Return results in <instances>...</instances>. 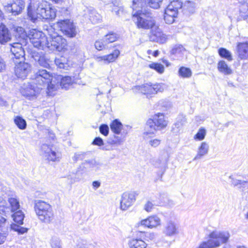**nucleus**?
Segmentation results:
<instances>
[{
  "mask_svg": "<svg viewBox=\"0 0 248 248\" xmlns=\"http://www.w3.org/2000/svg\"><path fill=\"white\" fill-rule=\"evenodd\" d=\"M163 0H148V5L154 9H157L160 7Z\"/></svg>",
  "mask_w": 248,
  "mask_h": 248,
  "instance_id": "nucleus-47",
  "label": "nucleus"
},
{
  "mask_svg": "<svg viewBox=\"0 0 248 248\" xmlns=\"http://www.w3.org/2000/svg\"><path fill=\"white\" fill-rule=\"evenodd\" d=\"M120 51L118 49H115L112 53L109 54L99 56L96 57V60L98 62L103 61L105 63H108L114 62L119 56Z\"/></svg>",
  "mask_w": 248,
  "mask_h": 248,
  "instance_id": "nucleus-25",
  "label": "nucleus"
},
{
  "mask_svg": "<svg viewBox=\"0 0 248 248\" xmlns=\"http://www.w3.org/2000/svg\"><path fill=\"white\" fill-rule=\"evenodd\" d=\"M14 213L12 215L14 221L18 224L13 223L11 225V228L13 231L16 232L19 234H24L28 232V229L24 228L20 226L23 224V220L25 217V215L23 212L18 210L14 212Z\"/></svg>",
  "mask_w": 248,
  "mask_h": 248,
  "instance_id": "nucleus-12",
  "label": "nucleus"
},
{
  "mask_svg": "<svg viewBox=\"0 0 248 248\" xmlns=\"http://www.w3.org/2000/svg\"><path fill=\"white\" fill-rule=\"evenodd\" d=\"M177 232L175 225L172 222H169L165 229V233L168 236L174 235Z\"/></svg>",
  "mask_w": 248,
  "mask_h": 248,
  "instance_id": "nucleus-37",
  "label": "nucleus"
},
{
  "mask_svg": "<svg viewBox=\"0 0 248 248\" xmlns=\"http://www.w3.org/2000/svg\"><path fill=\"white\" fill-rule=\"evenodd\" d=\"M42 89L33 81L32 83H24L20 90L21 94L29 100H34Z\"/></svg>",
  "mask_w": 248,
  "mask_h": 248,
  "instance_id": "nucleus-11",
  "label": "nucleus"
},
{
  "mask_svg": "<svg viewBox=\"0 0 248 248\" xmlns=\"http://www.w3.org/2000/svg\"><path fill=\"white\" fill-rule=\"evenodd\" d=\"M50 245L52 248H62L61 241L56 236L52 237L50 240Z\"/></svg>",
  "mask_w": 248,
  "mask_h": 248,
  "instance_id": "nucleus-51",
  "label": "nucleus"
},
{
  "mask_svg": "<svg viewBox=\"0 0 248 248\" xmlns=\"http://www.w3.org/2000/svg\"><path fill=\"white\" fill-rule=\"evenodd\" d=\"M36 215L41 222L46 224H50L54 219V213L52 209L46 210L45 212Z\"/></svg>",
  "mask_w": 248,
  "mask_h": 248,
  "instance_id": "nucleus-24",
  "label": "nucleus"
},
{
  "mask_svg": "<svg viewBox=\"0 0 248 248\" xmlns=\"http://www.w3.org/2000/svg\"><path fill=\"white\" fill-rule=\"evenodd\" d=\"M56 26L67 37L73 38L77 34L76 26L73 21L65 19L59 20L56 22Z\"/></svg>",
  "mask_w": 248,
  "mask_h": 248,
  "instance_id": "nucleus-10",
  "label": "nucleus"
},
{
  "mask_svg": "<svg viewBox=\"0 0 248 248\" xmlns=\"http://www.w3.org/2000/svg\"><path fill=\"white\" fill-rule=\"evenodd\" d=\"M6 227H8L6 219L0 215V229L4 228Z\"/></svg>",
  "mask_w": 248,
  "mask_h": 248,
  "instance_id": "nucleus-57",
  "label": "nucleus"
},
{
  "mask_svg": "<svg viewBox=\"0 0 248 248\" xmlns=\"http://www.w3.org/2000/svg\"><path fill=\"white\" fill-rule=\"evenodd\" d=\"M167 125V122L165 120L164 115L163 113H157L155 114L153 119H149L146 122L145 132L143 133L144 139L152 137L155 132L157 130H160Z\"/></svg>",
  "mask_w": 248,
  "mask_h": 248,
  "instance_id": "nucleus-5",
  "label": "nucleus"
},
{
  "mask_svg": "<svg viewBox=\"0 0 248 248\" xmlns=\"http://www.w3.org/2000/svg\"><path fill=\"white\" fill-rule=\"evenodd\" d=\"M8 202L11 206V210L12 212L18 211L20 208V204L19 201L15 198H10L8 199Z\"/></svg>",
  "mask_w": 248,
  "mask_h": 248,
  "instance_id": "nucleus-42",
  "label": "nucleus"
},
{
  "mask_svg": "<svg viewBox=\"0 0 248 248\" xmlns=\"http://www.w3.org/2000/svg\"><path fill=\"white\" fill-rule=\"evenodd\" d=\"M54 62L56 66L60 69H67L68 67L67 61L63 57L55 58Z\"/></svg>",
  "mask_w": 248,
  "mask_h": 248,
  "instance_id": "nucleus-36",
  "label": "nucleus"
},
{
  "mask_svg": "<svg viewBox=\"0 0 248 248\" xmlns=\"http://www.w3.org/2000/svg\"><path fill=\"white\" fill-rule=\"evenodd\" d=\"M206 130L204 128H200L197 133L194 136V139L198 140H202L205 138Z\"/></svg>",
  "mask_w": 248,
  "mask_h": 248,
  "instance_id": "nucleus-52",
  "label": "nucleus"
},
{
  "mask_svg": "<svg viewBox=\"0 0 248 248\" xmlns=\"http://www.w3.org/2000/svg\"><path fill=\"white\" fill-rule=\"evenodd\" d=\"M186 123V116L182 114H179L176 118V122L172 127V131L174 133H178Z\"/></svg>",
  "mask_w": 248,
  "mask_h": 248,
  "instance_id": "nucleus-29",
  "label": "nucleus"
},
{
  "mask_svg": "<svg viewBox=\"0 0 248 248\" xmlns=\"http://www.w3.org/2000/svg\"><path fill=\"white\" fill-rule=\"evenodd\" d=\"M8 227L0 229V245L4 243L8 235Z\"/></svg>",
  "mask_w": 248,
  "mask_h": 248,
  "instance_id": "nucleus-46",
  "label": "nucleus"
},
{
  "mask_svg": "<svg viewBox=\"0 0 248 248\" xmlns=\"http://www.w3.org/2000/svg\"><path fill=\"white\" fill-rule=\"evenodd\" d=\"M218 53L219 55L222 58H224L231 61L232 60V55L228 50L224 47H221L218 49Z\"/></svg>",
  "mask_w": 248,
  "mask_h": 248,
  "instance_id": "nucleus-38",
  "label": "nucleus"
},
{
  "mask_svg": "<svg viewBox=\"0 0 248 248\" xmlns=\"http://www.w3.org/2000/svg\"><path fill=\"white\" fill-rule=\"evenodd\" d=\"M150 39L152 41L156 42L160 44H164L167 40V37L160 31L159 29H157L155 31H152V34L150 36Z\"/></svg>",
  "mask_w": 248,
  "mask_h": 248,
  "instance_id": "nucleus-22",
  "label": "nucleus"
},
{
  "mask_svg": "<svg viewBox=\"0 0 248 248\" xmlns=\"http://www.w3.org/2000/svg\"><path fill=\"white\" fill-rule=\"evenodd\" d=\"M90 154V152H79L76 153L74 156L72 157V159L74 162L78 160H82L85 158L86 156Z\"/></svg>",
  "mask_w": 248,
  "mask_h": 248,
  "instance_id": "nucleus-45",
  "label": "nucleus"
},
{
  "mask_svg": "<svg viewBox=\"0 0 248 248\" xmlns=\"http://www.w3.org/2000/svg\"><path fill=\"white\" fill-rule=\"evenodd\" d=\"M135 88L142 93L147 95H151L162 92L165 89V85L163 84H145L141 86H137Z\"/></svg>",
  "mask_w": 248,
  "mask_h": 248,
  "instance_id": "nucleus-14",
  "label": "nucleus"
},
{
  "mask_svg": "<svg viewBox=\"0 0 248 248\" xmlns=\"http://www.w3.org/2000/svg\"><path fill=\"white\" fill-rule=\"evenodd\" d=\"M138 195L136 191L124 192L121 196L120 209L123 211L127 210L135 202Z\"/></svg>",
  "mask_w": 248,
  "mask_h": 248,
  "instance_id": "nucleus-15",
  "label": "nucleus"
},
{
  "mask_svg": "<svg viewBox=\"0 0 248 248\" xmlns=\"http://www.w3.org/2000/svg\"><path fill=\"white\" fill-rule=\"evenodd\" d=\"M44 157L48 161L59 162L60 161L61 154L56 149H53L47 144H43L41 147Z\"/></svg>",
  "mask_w": 248,
  "mask_h": 248,
  "instance_id": "nucleus-16",
  "label": "nucleus"
},
{
  "mask_svg": "<svg viewBox=\"0 0 248 248\" xmlns=\"http://www.w3.org/2000/svg\"><path fill=\"white\" fill-rule=\"evenodd\" d=\"M34 208L36 215L52 209L49 203L40 200L34 201Z\"/></svg>",
  "mask_w": 248,
  "mask_h": 248,
  "instance_id": "nucleus-23",
  "label": "nucleus"
},
{
  "mask_svg": "<svg viewBox=\"0 0 248 248\" xmlns=\"http://www.w3.org/2000/svg\"><path fill=\"white\" fill-rule=\"evenodd\" d=\"M159 54L158 50H155L153 52V56L155 57H157Z\"/></svg>",
  "mask_w": 248,
  "mask_h": 248,
  "instance_id": "nucleus-64",
  "label": "nucleus"
},
{
  "mask_svg": "<svg viewBox=\"0 0 248 248\" xmlns=\"http://www.w3.org/2000/svg\"><path fill=\"white\" fill-rule=\"evenodd\" d=\"M160 222V219L157 216H152L140 221L139 225L152 228L159 225Z\"/></svg>",
  "mask_w": 248,
  "mask_h": 248,
  "instance_id": "nucleus-21",
  "label": "nucleus"
},
{
  "mask_svg": "<svg viewBox=\"0 0 248 248\" xmlns=\"http://www.w3.org/2000/svg\"><path fill=\"white\" fill-rule=\"evenodd\" d=\"M77 248H94V246L92 244H83L78 245Z\"/></svg>",
  "mask_w": 248,
  "mask_h": 248,
  "instance_id": "nucleus-61",
  "label": "nucleus"
},
{
  "mask_svg": "<svg viewBox=\"0 0 248 248\" xmlns=\"http://www.w3.org/2000/svg\"><path fill=\"white\" fill-rule=\"evenodd\" d=\"M103 146L101 147V149L105 151H110L113 149L112 144H110L108 143V144H104L102 145Z\"/></svg>",
  "mask_w": 248,
  "mask_h": 248,
  "instance_id": "nucleus-60",
  "label": "nucleus"
},
{
  "mask_svg": "<svg viewBox=\"0 0 248 248\" xmlns=\"http://www.w3.org/2000/svg\"><path fill=\"white\" fill-rule=\"evenodd\" d=\"M28 16L33 22L38 19H53L56 16L55 9L52 8L46 2H38L33 4L32 8L31 3L28 6Z\"/></svg>",
  "mask_w": 248,
  "mask_h": 248,
  "instance_id": "nucleus-3",
  "label": "nucleus"
},
{
  "mask_svg": "<svg viewBox=\"0 0 248 248\" xmlns=\"http://www.w3.org/2000/svg\"><path fill=\"white\" fill-rule=\"evenodd\" d=\"M149 66L151 69L155 70L160 74L163 73L164 71V66L159 63H152L149 64Z\"/></svg>",
  "mask_w": 248,
  "mask_h": 248,
  "instance_id": "nucleus-48",
  "label": "nucleus"
},
{
  "mask_svg": "<svg viewBox=\"0 0 248 248\" xmlns=\"http://www.w3.org/2000/svg\"><path fill=\"white\" fill-rule=\"evenodd\" d=\"M25 7L23 0H16L12 3L8 4L4 6L5 10L8 13H11L13 15L16 16L21 13Z\"/></svg>",
  "mask_w": 248,
  "mask_h": 248,
  "instance_id": "nucleus-18",
  "label": "nucleus"
},
{
  "mask_svg": "<svg viewBox=\"0 0 248 248\" xmlns=\"http://www.w3.org/2000/svg\"><path fill=\"white\" fill-rule=\"evenodd\" d=\"M240 17L245 20L248 18V0H245L239 5Z\"/></svg>",
  "mask_w": 248,
  "mask_h": 248,
  "instance_id": "nucleus-34",
  "label": "nucleus"
},
{
  "mask_svg": "<svg viewBox=\"0 0 248 248\" xmlns=\"http://www.w3.org/2000/svg\"><path fill=\"white\" fill-rule=\"evenodd\" d=\"M111 130L116 135H119L121 133L122 129L124 130L122 123L118 119H115L110 124Z\"/></svg>",
  "mask_w": 248,
  "mask_h": 248,
  "instance_id": "nucleus-33",
  "label": "nucleus"
},
{
  "mask_svg": "<svg viewBox=\"0 0 248 248\" xmlns=\"http://www.w3.org/2000/svg\"><path fill=\"white\" fill-rule=\"evenodd\" d=\"M196 8V4L193 1L186 0L183 3L181 0H173L165 10L164 20L167 24H172L177 17L179 9H182L183 14L189 16L195 12Z\"/></svg>",
  "mask_w": 248,
  "mask_h": 248,
  "instance_id": "nucleus-1",
  "label": "nucleus"
},
{
  "mask_svg": "<svg viewBox=\"0 0 248 248\" xmlns=\"http://www.w3.org/2000/svg\"><path fill=\"white\" fill-rule=\"evenodd\" d=\"M179 75L183 78H189L192 75V72L190 68L184 66L181 67L178 71Z\"/></svg>",
  "mask_w": 248,
  "mask_h": 248,
  "instance_id": "nucleus-41",
  "label": "nucleus"
},
{
  "mask_svg": "<svg viewBox=\"0 0 248 248\" xmlns=\"http://www.w3.org/2000/svg\"><path fill=\"white\" fill-rule=\"evenodd\" d=\"M11 39L9 30L5 25L1 24L0 25V44H4L10 41Z\"/></svg>",
  "mask_w": 248,
  "mask_h": 248,
  "instance_id": "nucleus-27",
  "label": "nucleus"
},
{
  "mask_svg": "<svg viewBox=\"0 0 248 248\" xmlns=\"http://www.w3.org/2000/svg\"><path fill=\"white\" fill-rule=\"evenodd\" d=\"M101 183L98 181H94L93 182V186L95 188H98L100 187Z\"/></svg>",
  "mask_w": 248,
  "mask_h": 248,
  "instance_id": "nucleus-63",
  "label": "nucleus"
},
{
  "mask_svg": "<svg viewBox=\"0 0 248 248\" xmlns=\"http://www.w3.org/2000/svg\"><path fill=\"white\" fill-rule=\"evenodd\" d=\"M129 248H146L147 244L143 240L133 238L128 242Z\"/></svg>",
  "mask_w": 248,
  "mask_h": 248,
  "instance_id": "nucleus-32",
  "label": "nucleus"
},
{
  "mask_svg": "<svg viewBox=\"0 0 248 248\" xmlns=\"http://www.w3.org/2000/svg\"><path fill=\"white\" fill-rule=\"evenodd\" d=\"M185 50V48L182 45H176L172 48L170 53L173 55H180Z\"/></svg>",
  "mask_w": 248,
  "mask_h": 248,
  "instance_id": "nucleus-50",
  "label": "nucleus"
},
{
  "mask_svg": "<svg viewBox=\"0 0 248 248\" xmlns=\"http://www.w3.org/2000/svg\"><path fill=\"white\" fill-rule=\"evenodd\" d=\"M209 145L205 142H202L198 148L197 154L193 159L194 160L202 158L204 155L208 154Z\"/></svg>",
  "mask_w": 248,
  "mask_h": 248,
  "instance_id": "nucleus-31",
  "label": "nucleus"
},
{
  "mask_svg": "<svg viewBox=\"0 0 248 248\" xmlns=\"http://www.w3.org/2000/svg\"><path fill=\"white\" fill-rule=\"evenodd\" d=\"M154 204L151 202L148 201L144 205V209L148 212H151L154 208Z\"/></svg>",
  "mask_w": 248,
  "mask_h": 248,
  "instance_id": "nucleus-56",
  "label": "nucleus"
},
{
  "mask_svg": "<svg viewBox=\"0 0 248 248\" xmlns=\"http://www.w3.org/2000/svg\"><path fill=\"white\" fill-rule=\"evenodd\" d=\"M14 122L19 129L24 130L26 128V122L22 117L20 116L16 117L14 119Z\"/></svg>",
  "mask_w": 248,
  "mask_h": 248,
  "instance_id": "nucleus-39",
  "label": "nucleus"
},
{
  "mask_svg": "<svg viewBox=\"0 0 248 248\" xmlns=\"http://www.w3.org/2000/svg\"><path fill=\"white\" fill-rule=\"evenodd\" d=\"M217 69L220 72L225 75H230L232 73L231 69L224 61H220L218 62Z\"/></svg>",
  "mask_w": 248,
  "mask_h": 248,
  "instance_id": "nucleus-35",
  "label": "nucleus"
},
{
  "mask_svg": "<svg viewBox=\"0 0 248 248\" xmlns=\"http://www.w3.org/2000/svg\"><path fill=\"white\" fill-rule=\"evenodd\" d=\"M100 132L105 136L108 135L109 133V127L106 124H102L99 126Z\"/></svg>",
  "mask_w": 248,
  "mask_h": 248,
  "instance_id": "nucleus-53",
  "label": "nucleus"
},
{
  "mask_svg": "<svg viewBox=\"0 0 248 248\" xmlns=\"http://www.w3.org/2000/svg\"><path fill=\"white\" fill-rule=\"evenodd\" d=\"M33 82L42 88L46 87L49 93L56 90L58 86L55 85L52 74L46 69H39L34 75Z\"/></svg>",
  "mask_w": 248,
  "mask_h": 248,
  "instance_id": "nucleus-4",
  "label": "nucleus"
},
{
  "mask_svg": "<svg viewBox=\"0 0 248 248\" xmlns=\"http://www.w3.org/2000/svg\"><path fill=\"white\" fill-rule=\"evenodd\" d=\"M15 73L18 78H25L31 71V65L24 61L15 60Z\"/></svg>",
  "mask_w": 248,
  "mask_h": 248,
  "instance_id": "nucleus-13",
  "label": "nucleus"
},
{
  "mask_svg": "<svg viewBox=\"0 0 248 248\" xmlns=\"http://www.w3.org/2000/svg\"><path fill=\"white\" fill-rule=\"evenodd\" d=\"M66 39L56 33L50 35L49 39L47 38L46 47L50 50L64 51L66 49Z\"/></svg>",
  "mask_w": 248,
  "mask_h": 248,
  "instance_id": "nucleus-9",
  "label": "nucleus"
},
{
  "mask_svg": "<svg viewBox=\"0 0 248 248\" xmlns=\"http://www.w3.org/2000/svg\"><path fill=\"white\" fill-rule=\"evenodd\" d=\"M143 0H133L132 9L136 12L133 14V16L137 17V25L139 28L144 29H149L152 28L155 24V20L153 13L148 10L142 9L141 8L143 4Z\"/></svg>",
  "mask_w": 248,
  "mask_h": 248,
  "instance_id": "nucleus-2",
  "label": "nucleus"
},
{
  "mask_svg": "<svg viewBox=\"0 0 248 248\" xmlns=\"http://www.w3.org/2000/svg\"><path fill=\"white\" fill-rule=\"evenodd\" d=\"M149 143L151 146L156 147L160 144V140L158 139L151 140H149Z\"/></svg>",
  "mask_w": 248,
  "mask_h": 248,
  "instance_id": "nucleus-58",
  "label": "nucleus"
},
{
  "mask_svg": "<svg viewBox=\"0 0 248 248\" xmlns=\"http://www.w3.org/2000/svg\"><path fill=\"white\" fill-rule=\"evenodd\" d=\"M89 19L93 24H96L101 20V16L95 11L93 10L90 13Z\"/></svg>",
  "mask_w": 248,
  "mask_h": 248,
  "instance_id": "nucleus-43",
  "label": "nucleus"
},
{
  "mask_svg": "<svg viewBox=\"0 0 248 248\" xmlns=\"http://www.w3.org/2000/svg\"><path fill=\"white\" fill-rule=\"evenodd\" d=\"M127 134V131H123L121 136L113 135L112 137H109L108 139L107 143L117 146L122 145L125 141V136Z\"/></svg>",
  "mask_w": 248,
  "mask_h": 248,
  "instance_id": "nucleus-26",
  "label": "nucleus"
},
{
  "mask_svg": "<svg viewBox=\"0 0 248 248\" xmlns=\"http://www.w3.org/2000/svg\"><path fill=\"white\" fill-rule=\"evenodd\" d=\"M31 57L36 62L41 66L48 68L50 67V60L42 53H39L36 51H32L31 53Z\"/></svg>",
  "mask_w": 248,
  "mask_h": 248,
  "instance_id": "nucleus-20",
  "label": "nucleus"
},
{
  "mask_svg": "<svg viewBox=\"0 0 248 248\" xmlns=\"http://www.w3.org/2000/svg\"><path fill=\"white\" fill-rule=\"evenodd\" d=\"M159 204L161 205H170V202H172L169 200L167 195L165 193L160 194L159 197Z\"/></svg>",
  "mask_w": 248,
  "mask_h": 248,
  "instance_id": "nucleus-49",
  "label": "nucleus"
},
{
  "mask_svg": "<svg viewBox=\"0 0 248 248\" xmlns=\"http://www.w3.org/2000/svg\"><path fill=\"white\" fill-rule=\"evenodd\" d=\"M92 144L94 145L101 146L104 145V141L103 139L98 137H96L93 140Z\"/></svg>",
  "mask_w": 248,
  "mask_h": 248,
  "instance_id": "nucleus-55",
  "label": "nucleus"
},
{
  "mask_svg": "<svg viewBox=\"0 0 248 248\" xmlns=\"http://www.w3.org/2000/svg\"><path fill=\"white\" fill-rule=\"evenodd\" d=\"M10 51L12 53V59L17 61H25V51L20 43H16L11 46Z\"/></svg>",
  "mask_w": 248,
  "mask_h": 248,
  "instance_id": "nucleus-17",
  "label": "nucleus"
},
{
  "mask_svg": "<svg viewBox=\"0 0 248 248\" xmlns=\"http://www.w3.org/2000/svg\"><path fill=\"white\" fill-rule=\"evenodd\" d=\"M210 239L202 242L197 248H213L217 247L220 243H225L228 240L230 234L228 232L213 231L209 235Z\"/></svg>",
  "mask_w": 248,
  "mask_h": 248,
  "instance_id": "nucleus-6",
  "label": "nucleus"
},
{
  "mask_svg": "<svg viewBox=\"0 0 248 248\" xmlns=\"http://www.w3.org/2000/svg\"><path fill=\"white\" fill-rule=\"evenodd\" d=\"M56 78L57 82L56 84L55 83V85L58 86L57 89L60 86L62 89L67 90L74 82V80L69 76L63 77L62 75H58Z\"/></svg>",
  "mask_w": 248,
  "mask_h": 248,
  "instance_id": "nucleus-19",
  "label": "nucleus"
},
{
  "mask_svg": "<svg viewBox=\"0 0 248 248\" xmlns=\"http://www.w3.org/2000/svg\"><path fill=\"white\" fill-rule=\"evenodd\" d=\"M17 31H22V33L23 37H26L29 38L31 43L33 46L37 48L42 49L46 48L47 43V38L45 36L42 32L37 31L36 30L33 29L30 31V32L28 36L24 33L23 29L19 27L17 29Z\"/></svg>",
  "mask_w": 248,
  "mask_h": 248,
  "instance_id": "nucleus-7",
  "label": "nucleus"
},
{
  "mask_svg": "<svg viewBox=\"0 0 248 248\" xmlns=\"http://www.w3.org/2000/svg\"><path fill=\"white\" fill-rule=\"evenodd\" d=\"M104 41L106 43L107 45L109 44L116 41L118 38V35L113 32H110L103 37Z\"/></svg>",
  "mask_w": 248,
  "mask_h": 248,
  "instance_id": "nucleus-40",
  "label": "nucleus"
},
{
  "mask_svg": "<svg viewBox=\"0 0 248 248\" xmlns=\"http://www.w3.org/2000/svg\"><path fill=\"white\" fill-rule=\"evenodd\" d=\"M237 51L239 58L248 59V42L238 43Z\"/></svg>",
  "mask_w": 248,
  "mask_h": 248,
  "instance_id": "nucleus-28",
  "label": "nucleus"
},
{
  "mask_svg": "<svg viewBox=\"0 0 248 248\" xmlns=\"http://www.w3.org/2000/svg\"><path fill=\"white\" fill-rule=\"evenodd\" d=\"M101 166V164L94 159L85 160L76 172H73V174L69 176L73 180L72 183L79 181L82 178V173L79 170L82 167L85 169V171H89L93 170L97 171L100 170Z\"/></svg>",
  "mask_w": 248,
  "mask_h": 248,
  "instance_id": "nucleus-8",
  "label": "nucleus"
},
{
  "mask_svg": "<svg viewBox=\"0 0 248 248\" xmlns=\"http://www.w3.org/2000/svg\"><path fill=\"white\" fill-rule=\"evenodd\" d=\"M94 46L96 49L98 50H102L108 47L107 44L104 41L103 37L100 40L95 41Z\"/></svg>",
  "mask_w": 248,
  "mask_h": 248,
  "instance_id": "nucleus-44",
  "label": "nucleus"
},
{
  "mask_svg": "<svg viewBox=\"0 0 248 248\" xmlns=\"http://www.w3.org/2000/svg\"><path fill=\"white\" fill-rule=\"evenodd\" d=\"M6 64L4 60L0 56V73H2L5 70Z\"/></svg>",
  "mask_w": 248,
  "mask_h": 248,
  "instance_id": "nucleus-59",
  "label": "nucleus"
},
{
  "mask_svg": "<svg viewBox=\"0 0 248 248\" xmlns=\"http://www.w3.org/2000/svg\"><path fill=\"white\" fill-rule=\"evenodd\" d=\"M229 179L231 180V183L233 186H237L238 188L245 190L246 187H248V178L246 180H241L234 179L232 175L229 176Z\"/></svg>",
  "mask_w": 248,
  "mask_h": 248,
  "instance_id": "nucleus-30",
  "label": "nucleus"
},
{
  "mask_svg": "<svg viewBox=\"0 0 248 248\" xmlns=\"http://www.w3.org/2000/svg\"><path fill=\"white\" fill-rule=\"evenodd\" d=\"M109 1L114 7H119L120 0H110Z\"/></svg>",
  "mask_w": 248,
  "mask_h": 248,
  "instance_id": "nucleus-62",
  "label": "nucleus"
},
{
  "mask_svg": "<svg viewBox=\"0 0 248 248\" xmlns=\"http://www.w3.org/2000/svg\"><path fill=\"white\" fill-rule=\"evenodd\" d=\"M148 234H149L152 237L154 236L153 234H148L145 233L144 232L139 231L137 233V236L135 238L144 240V239H145V237H147V235Z\"/></svg>",
  "mask_w": 248,
  "mask_h": 248,
  "instance_id": "nucleus-54",
  "label": "nucleus"
}]
</instances>
